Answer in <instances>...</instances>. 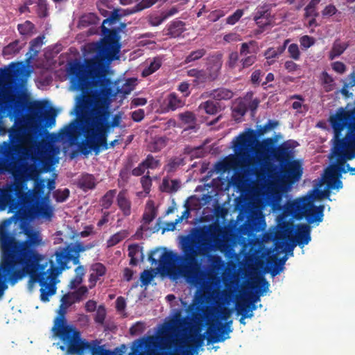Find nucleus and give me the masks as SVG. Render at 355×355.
<instances>
[{"label": "nucleus", "instance_id": "1", "mask_svg": "<svg viewBox=\"0 0 355 355\" xmlns=\"http://www.w3.org/2000/svg\"><path fill=\"white\" fill-rule=\"evenodd\" d=\"M23 232L26 235L24 241L16 240L7 234L1 236L3 261L0 270L11 285L28 276L29 288L38 283L41 286V301L49 302V297L54 295L57 289L55 284L50 282L51 271L49 270V266L53 261L46 259L37 249L42 244L39 231L26 227Z\"/></svg>", "mask_w": 355, "mask_h": 355}, {"label": "nucleus", "instance_id": "2", "mask_svg": "<svg viewBox=\"0 0 355 355\" xmlns=\"http://www.w3.org/2000/svg\"><path fill=\"white\" fill-rule=\"evenodd\" d=\"M106 31L110 34L100 42L87 45L88 51L96 53L93 58L85 60V64L74 62L70 65L69 73L72 87L80 91L76 106L102 96H115L117 93L104 70L107 64L119 59L121 44H118L119 37L115 31Z\"/></svg>", "mask_w": 355, "mask_h": 355}, {"label": "nucleus", "instance_id": "3", "mask_svg": "<svg viewBox=\"0 0 355 355\" xmlns=\"http://www.w3.org/2000/svg\"><path fill=\"white\" fill-rule=\"evenodd\" d=\"M29 114L17 118L8 130V139L0 144V173L16 170L20 162L31 157L36 150L39 121L46 127L55 123V114L46 113L42 101H34L28 108Z\"/></svg>", "mask_w": 355, "mask_h": 355}, {"label": "nucleus", "instance_id": "4", "mask_svg": "<svg viewBox=\"0 0 355 355\" xmlns=\"http://www.w3.org/2000/svg\"><path fill=\"white\" fill-rule=\"evenodd\" d=\"M219 241L218 236L214 232L198 229L191 236L182 237V255H178L166 248H157L148 254V261L152 264H158L159 270L163 273L172 275L178 271L187 282H197L204 275L198 257L208 256L213 250L214 243Z\"/></svg>", "mask_w": 355, "mask_h": 355}, {"label": "nucleus", "instance_id": "5", "mask_svg": "<svg viewBox=\"0 0 355 355\" xmlns=\"http://www.w3.org/2000/svg\"><path fill=\"white\" fill-rule=\"evenodd\" d=\"M76 113L78 121L71 123L65 126L61 131L62 137H72L78 129V132L85 138L80 146L79 149L82 154L87 155L92 150L95 155H98L101 150L108 149L107 137L111 132L93 119L89 118L83 112L76 107Z\"/></svg>", "mask_w": 355, "mask_h": 355}, {"label": "nucleus", "instance_id": "6", "mask_svg": "<svg viewBox=\"0 0 355 355\" xmlns=\"http://www.w3.org/2000/svg\"><path fill=\"white\" fill-rule=\"evenodd\" d=\"M329 122L334 132V154L349 160L355 158V107L338 108Z\"/></svg>", "mask_w": 355, "mask_h": 355}, {"label": "nucleus", "instance_id": "7", "mask_svg": "<svg viewBox=\"0 0 355 355\" xmlns=\"http://www.w3.org/2000/svg\"><path fill=\"white\" fill-rule=\"evenodd\" d=\"M196 309L202 311L203 315L207 321V329L205 333L200 334L201 327L200 325H193L189 328V336L188 337L191 342V345H187L188 348L195 351L202 347L205 339L207 340V344H214L222 343L230 338V334L232 332V320L227 321L224 323L211 320L214 316V309L207 308L203 309L200 306Z\"/></svg>", "mask_w": 355, "mask_h": 355}, {"label": "nucleus", "instance_id": "8", "mask_svg": "<svg viewBox=\"0 0 355 355\" xmlns=\"http://www.w3.org/2000/svg\"><path fill=\"white\" fill-rule=\"evenodd\" d=\"M191 322L188 318H183L181 312L177 311L174 318L166 324L157 337L160 346L170 350L169 355H198V350L185 347L184 341L180 338V332H187Z\"/></svg>", "mask_w": 355, "mask_h": 355}, {"label": "nucleus", "instance_id": "9", "mask_svg": "<svg viewBox=\"0 0 355 355\" xmlns=\"http://www.w3.org/2000/svg\"><path fill=\"white\" fill-rule=\"evenodd\" d=\"M324 198V192L315 189L309 194L296 198L286 205L287 212L294 218H305L309 224L320 223L323 220L324 206H315V200Z\"/></svg>", "mask_w": 355, "mask_h": 355}, {"label": "nucleus", "instance_id": "10", "mask_svg": "<svg viewBox=\"0 0 355 355\" xmlns=\"http://www.w3.org/2000/svg\"><path fill=\"white\" fill-rule=\"evenodd\" d=\"M112 97L102 96V97L87 101L76 107L99 125L112 132L114 128L121 127L122 121L120 113L114 114L111 118L112 112L109 109V105Z\"/></svg>", "mask_w": 355, "mask_h": 355}, {"label": "nucleus", "instance_id": "11", "mask_svg": "<svg viewBox=\"0 0 355 355\" xmlns=\"http://www.w3.org/2000/svg\"><path fill=\"white\" fill-rule=\"evenodd\" d=\"M24 73L25 69L20 63L13 62L9 68L0 69V85L8 89L2 94V101L8 108L14 110L21 105L20 97L14 92L19 89Z\"/></svg>", "mask_w": 355, "mask_h": 355}, {"label": "nucleus", "instance_id": "12", "mask_svg": "<svg viewBox=\"0 0 355 355\" xmlns=\"http://www.w3.org/2000/svg\"><path fill=\"white\" fill-rule=\"evenodd\" d=\"M95 243L84 244L82 242L76 241L67 244L64 247H59L54 253L55 258V266L53 261H50L49 270L51 271L50 282L55 284L57 276L63 270L69 269L68 263L71 261L73 265L80 263V253L90 250L95 246Z\"/></svg>", "mask_w": 355, "mask_h": 355}, {"label": "nucleus", "instance_id": "13", "mask_svg": "<svg viewBox=\"0 0 355 355\" xmlns=\"http://www.w3.org/2000/svg\"><path fill=\"white\" fill-rule=\"evenodd\" d=\"M303 168L299 160L293 159L281 165L280 175L270 174L269 184L275 187H286L298 182L302 175Z\"/></svg>", "mask_w": 355, "mask_h": 355}, {"label": "nucleus", "instance_id": "14", "mask_svg": "<svg viewBox=\"0 0 355 355\" xmlns=\"http://www.w3.org/2000/svg\"><path fill=\"white\" fill-rule=\"evenodd\" d=\"M67 345V352L69 355H85L92 350L94 345L81 337L80 332L75 327H68L63 331L55 334Z\"/></svg>", "mask_w": 355, "mask_h": 355}, {"label": "nucleus", "instance_id": "15", "mask_svg": "<svg viewBox=\"0 0 355 355\" xmlns=\"http://www.w3.org/2000/svg\"><path fill=\"white\" fill-rule=\"evenodd\" d=\"M232 148L235 155H229L223 159L229 171L248 165L251 162L252 159V156L250 155L251 148L239 139V136L232 141Z\"/></svg>", "mask_w": 355, "mask_h": 355}, {"label": "nucleus", "instance_id": "16", "mask_svg": "<svg viewBox=\"0 0 355 355\" xmlns=\"http://www.w3.org/2000/svg\"><path fill=\"white\" fill-rule=\"evenodd\" d=\"M276 139L272 137L266 138L257 141L250 149V155L254 154V159L259 165H264L272 156Z\"/></svg>", "mask_w": 355, "mask_h": 355}, {"label": "nucleus", "instance_id": "17", "mask_svg": "<svg viewBox=\"0 0 355 355\" xmlns=\"http://www.w3.org/2000/svg\"><path fill=\"white\" fill-rule=\"evenodd\" d=\"M26 178H15L12 184H10L6 190V194L9 198L17 199L19 202L27 206L31 204V195L30 191L27 190Z\"/></svg>", "mask_w": 355, "mask_h": 355}, {"label": "nucleus", "instance_id": "18", "mask_svg": "<svg viewBox=\"0 0 355 355\" xmlns=\"http://www.w3.org/2000/svg\"><path fill=\"white\" fill-rule=\"evenodd\" d=\"M278 125L276 121L268 120L263 125H259L257 130L247 129L240 133L239 138L242 139L250 148L257 141L259 137L263 135L268 130L275 128Z\"/></svg>", "mask_w": 355, "mask_h": 355}, {"label": "nucleus", "instance_id": "19", "mask_svg": "<svg viewBox=\"0 0 355 355\" xmlns=\"http://www.w3.org/2000/svg\"><path fill=\"white\" fill-rule=\"evenodd\" d=\"M338 157L337 165L333 167L328 172V178L327 185L329 189H340L343 188V182L340 180L341 173H346L345 169V163L346 158H344L339 155H335Z\"/></svg>", "mask_w": 355, "mask_h": 355}, {"label": "nucleus", "instance_id": "20", "mask_svg": "<svg viewBox=\"0 0 355 355\" xmlns=\"http://www.w3.org/2000/svg\"><path fill=\"white\" fill-rule=\"evenodd\" d=\"M121 18V15L119 13L117 10H113L110 15L105 19L103 20L102 26H101V32L103 37H105V35H108L110 33H107L106 30L110 31V32H116L117 34V37H119L117 42L118 44H121L120 40V32L122 29L125 28L126 24L124 23H120L119 26H114L116 24H117Z\"/></svg>", "mask_w": 355, "mask_h": 355}, {"label": "nucleus", "instance_id": "21", "mask_svg": "<svg viewBox=\"0 0 355 355\" xmlns=\"http://www.w3.org/2000/svg\"><path fill=\"white\" fill-rule=\"evenodd\" d=\"M272 156L281 166L291 160L294 155L291 144L288 141H284L278 146H274Z\"/></svg>", "mask_w": 355, "mask_h": 355}, {"label": "nucleus", "instance_id": "22", "mask_svg": "<svg viewBox=\"0 0 355 355\" xmlns=\"http://www.w3.org/2000/svg\"><path fill=\"white\" fill-rule=\"evenodd\" d=\"M27 207H28V212L33 216L51 218L53 216V208L42 200L33 202L32 204H28Z\"/></svg>", "mask_w": 355, "mask_h": 355}, {"label": "nucleus", "instance_id": "23", "mask_svg": "<svg viewBox=\"0 0 355 355\" xmlns=\"http://www.w3.org/2000/svg\"><path fill=\"white\" fill-rule=\"evenodd\" d=\"M294 237L290 239L293 242H295L300 247L303 248L307 245L311 238V227L308 224H300L297 225V229L294 233Z\"/></svg>", "mask_w": 355, "mask_h": 355}, {"label": "nucleus", "instance_id": "24", "mask_svg": "<svg viewBox=\"0 0 355 355\" xmlns=\"http://www.w3.org/2000/svg\"><path fill=\"white\" fill-rule=\"evenodd\" d=\"M67 308L68 307H66L65 306L60 304L58 311V315L55 318L54 324L52 328L54 334H57L60 332H62L68 327H73V325L67 324L65 315L67 313Z\"/></svg>", "mask_w": 355, "mask_h": 355}, {"label": "nucleus", "instance_id": "25", "mask_svg": "<svg viewBox=\"0 0 355 355\" xmlns=\"http://www.w3.org/2000/svg\"><path fill=\"white\" fill-rule=\"evenodd\" d=\"M254 20L260 28L270 25L272 20L270 9L266 7L258 8L254 14Z\"/></svg>", "mask_w": 355, "mask_h": 355}, {"label": "nucleus", "instance_id": "26", "mask_svg": "<svg viewBox=\"0 0 355 355\" xmlns=\"http://www.w3.org/2000/svg\"><path fill=\"white\" fill-rule=\"evenodd\" d=\"M268 286L269 284L263 277H259L252 284V288L259 293V295H250L248 299L245 300L253 302V303L257 302L260 300L259 296L263 295L268 291Z\"/></svg>", "mask_w": 355, "mask_h": 355}, {"label": "nucleus", "instance_id": "27", "mask_svg": "<svg viewBox=\"0 0 355 355\" xmlns=\"http://www.w3.org/2000/svg\"><path fill=\"white\" fill-rule=\"evenodd\" d=\"M286 260V255H284L281 259H277V257L274 256L268 260V267L272 277L279 275L283 270L284 265Z\"/></svg>", "mask_w": 355, "mask_h": 355}, {"label": "nucleus", "instance_id": "28", "mask_svg": "<svg viewBox=\"0 0 355 355\" xmlns=\"http://www.w3.org/2000/svg\"><path fill=\"white\" fill-rule=\"evenodd\" d=\"M222 67L220 58L213 57L207 68V74L209 76V81H214L218 77L220 70Z\"/></svg>", "mask_w": 355, "mask_h": 355}, {"label": "nucleus", "instance_id": "29", "mask_svg": "<svg viewBox=\"0 0 355 355\" xmlns=\"http://www.w3.org/2000/svg\"><path fill=\"white\" fill-rule=\"evenodd\" d=\"M187 74L189 77L194 78L193 83L196 86H200L207 82H210L207 71L204 69H191L187 71Z\"/></svg>", "mask_w": 355, "mask_h": 355}, {"label": "nucleus", "instance_id": "30", "mask_svg": "<svg viewBox=\"0 0 355 355\" xmlns=\"http://www.w3.org/2000/svg\"><path fill=\"white\" fill-rule=\"evenodd\" d=\"M207 94V96L218 101L230 100L234 96V93L231 89L225 87L213 89Z\"/></svg>", "mask_w": 355, "mask_h": 355}, {"label": "nucleus", "instance_id": "31", "mask_svg": "<svg viewBox=\"0 0 355 355\" xmlns=\"http://www.w3.org/2000/svg\"><path fill=\"white\" fill-rule=\"evenodd\" d=\"M117 205L124 216H128L131 214V202L126 197L125 191H121L117 196Z\"/></svg>", "mask_w": 355, "mask_h": 355}, {"label": "nucleus", "instance_id": "32", "mask_svg": "<svg viewBox=\"0 0 355 355\" xmlns=\"http://www.w3.org/2000/svg\"><path fill=\"white\" fill-rule=\"evenodd\" d=\"M128 256L130 257V264L136 266L138 263L139 259H144L142 248L137 244H132L128 247Z\"/></svg>", "mask_w": 355, "mask_h": 355}, {"label": "nucleus", "instance_id": "33", "mask_svg": "<svg viewBox=\"0 0 355 355\" xmlns=\"http://www.w3.org/2000/svg\"><path fill=\"white\" fill-rule=\"evenodd\" d=\"M178 119L182 124L187 125V130L193 129L196 123V116L191 111H186L178 114Z\"/></svg>", "mask_w": 355, "mask_h": 355}, {"label": "nucleus", "instance_id": "34", "mask_svg": "<svg viewBox=\"0 0 355 355\" xmlns=\"http://www.w3.org/2000/svg\"><path fill=\"white\" fill-rule=\"evenodd\" d=\"M166 101L167 108L172 111L182 107L185 105V101L178 97V94L175 92H172L168 95Z\"/></svg>", "mask_w": 355, "mask_h": 355}, {"label": "nucleus", "instance_id": "35", "mask_svg": "<svg viewBox=\"0 0 355 355\" xmlns=\"http://www.w3.org/2000/svg\"><path fill=\"white\" fill-rule=\"evenodd\" d=\"M319 80H320L321 85L322 86L324 92H329L334 89V87H335L334 79L326 71H324L321 73Z\"/></svg>", "mask_w": 355, "mask_h": 355}, {"label": "nucleus", "instance_id": "36", "mask_svg": "<svg viewBox=\"0 0 355 355\" xmlns=\"http://www.w3.org/2000/svg\"><path fill=\"white\" fill-rule=\"evenodd\" d=\"M256 309L255 303L250 300H243L242 302H238L236 304V309L238 315L241 313H253V311L256 310Z\"/></svg>", "mask_w": 355, "mask_h": 355}, {"label": "nucleus", "instance_id": "37", "mask_svg": "<svg viewBox=\"0 0 355 355\" xmlns=\"http://www.w3.org/2000/svg\"><path fill=\"white\" fill-rule=\"evenodd\" d=\"M279 230L283 233V239H291L295 232V226L293 222L284 221L279 224Z\"/></svg>", "mask_w": 355, "mask_h": 355}, {"label": "nucleus", "instance_id": "38", "mask_svg": "<svg viewBox=\"0 0 355 355\" xmlns=\"http://www.w3.org/2000/svg\"><path fill=\"white\" fill-rule=\"evenodd\" d=\"M78 186L83 191H87L95 187V178L92 175L86 174L79 180Z\"/></svg>", "mask_w": 355, "mask_h": 355}, {"label": "nucleus", "instance_id": "39", "mask_svg": "<svg viewBox=\"0 0 355 355\" xmlns=\"http://www.w3.org/2000/svg\"><path fill=\"white\" fill-rule=\"evenodd\" d=\"M184 165V159L181 157H174L170 159L168 163L164 166L168 173H174L180 166Z\"/></svg>", "mask_w": 355, "mask_h": 355}, {"label": "nucleus", "instance_id": "40", "mask_svg": "<svg viewBox=\"0 0 355 355\" xmlns=\"http://www.w3.org/2000/svg\"><path fill=\"white\" fill-rule=\"evenodd\" d=\"M347 45L345 43L335 42L329 52V58L334 60L340 56L347 49Z\"/></svg>", "mask_w": 355, "mask_h": 355}, {"label": "nucleus", "instance_id": "41", "mask_svg": "<svg viewBox=\"0 0 355 355\" xmlns=\"http://www.w3.org/2000/svg\"><path fill=\"white\" fill-rule=\"evenodd\" d=\"M22 49V45H20L19 40H15L6 46L3 49V54L4 55H11L18 53Z\"/></svg>", "mask_w": 355, "mask_h": 355}, {"label": "nucleus", "instance_id": "42", "mask_svg": "<svg viewBox=\"0 0 355 355\" xmlns=\"http://www.w3.org/2000/svg\"><path fill=\"white\" fill-rule=\"evenodd\" d=\"M44 187L45 185L42 182H36L35 189L33 191H30V194L31 195V204L35 201L42 200V196L44 194Z\"/></svg>", "mask_w": 355, "mask_h": 355}, {"label": "nucleus", "instance_id": "43", "mask_svg": "<svg viewBox=\"0 0 355 355\" xmlns=\"http://www.w3.org/2000/svg\"><path fill=\"white\" fill-rule=\"evenodd\" d=\"M98 20L96 14L89 12L83 15L79 20V24L81 26L87 27L89 25L96 24Z\"/></svg>", "mask_w": 355, "mask_h": 355}, {"label": "nucleus", "instance_id": "44", "mask_svg": "<svg viewBox=\"0 0 355 355\" xmlns=\"http://www.w3.org/2000/svg\"><path fill=\"white\" fill-rule=\"evenodd\" d=\"M116 193V189H111L107 191L102 197L101 200V205L103 209H107L112 206Z\"/></svg>", "mask_w": 355, "mask_h": 355}, {"label": "nucleus", "instance_id": "45", "mask_svg": "<svg viewBox=\"0 0 355 355\" xmlns=\"http://www.w3.org/2000/svg\"><path fill=\"white\" fill-rule=\"evenodd\" d=\"M162 66V60L159 58H155L150 65L145 68L142 71V76L146 77L158 70Z\"/></svg>", "mask_w": 355, "mask_h": 355}, {"label": "nucleus", "instance_id": "46", "mask_svg": "<svg viewBox=\"0 0 355 355\" xmlns=\"http://www.w3.org/2000/svg\"><path fill=\"white\" fill-rule=\"evenodd\" d=\"M17 29L22 35H31L33 33L35 25L31 21L27 20L23 24H18Z\"/></svg>", "mask_w": 355, "mask_h": 355}, {"label": "nucleus", "instance_id": "47", "mask_svg": "<svg viewBox=\"0 0 355 355\" xmlns=\"http://www.w3.org/2000/svg\"><path fill=\"white\" fill-rule=\"evenodd\" d=\"M320 0H311L309 3L306 6L304 10L305 17H317L319 14L316 11V6L320 3Z\"/></svg>", "mask_w": 355, "mask_h": 355}, {"label": "nucleus", "instance_id": "48", "mask_svg": "<svg viewBox=\"0 0 355 355\" xmlns=\"http://www.w3.org/2000/svg\"><path fill=\"white\" fill-rule=\"evenodd\" d=\"M184 23L182 21H173L169 28V34L173 37H176L182 33L184 31Z\"/></svg>", "mask_w": 355, "mask_h": 355}, {"label": "nucleus", "instance_id": "49", "mask_svg": "<svg viewBox=\"0 0 355 355\" xmlns=\"http://www.w3.org/2000/svg\"><path fill=\"white\" fill-rule=\"evenodd\" d=\"M206 54L205 49H199L196 51H191L184 59V62L188 64L191 62L198 60Z\"/></svg>", "mask_w": 355, "mask_h": 355}, {"label": "nucleus", "instance_id": "50", "mask_svg": "<svg viewBox=\"0 0 355 355\" xmlns=\"http://www.w3.org/2000/svg\"><path fill=\"white\" fill-rule=\"evenodd\" d=\"M200 107H203L205 112L208 114H215L219 110L218 104L210 100L201 104Z\"/></svg>", "mask_w": 355, "mask_h": 355}, {"label": "nucleus", "instance_id": "51", "mask_svg": "<svg viewBox=\"0 0 355 355\" xmlns=\"http://www.w3.org/2000/svg\"><path fill=\"white\" fill-rule=\"evenodd\" d=\"M37 13L41 18L48 16L49 4L46 0H38L37 6Z\"/></svg>", "mask_w": 355, "mask_h": 355}, {"label": "nucleus", "instance_id": "52", "mask_svg": "<svg viewBox=\"0 0 355 355\" xmlns=\"http://www.w3.org/2000/svg\"><path fill=\"white\" fill-rule=\"evenodd\" d=\"M142 165H144L146 168L155 169L160 166V161L156 159L152 155H148L146 158L142 161Z\"/></svg>", "mask_w": 355, "mask_h": 355}, {"label": "nucleus", "instance_id": "53", "mask_svg": "<svg viewBox=\"0 0 355 355\" xmlns=\"http://www.w3.org/2000/svg\"><path fill=\"white\" fill-rule=\"evenodd\" d=\"M155 276V273L152 270H145L140 275V280L144 286H148Z\"/></svg>", "mask_w": 355, "mask_h": 355}, {"label": "nucleus", "instance_id": "54", "mask_svg": "<svg viewBox=\"0 0 355 355\" xmlns=\"http://www.w3.org/2000/svg\"><path fill=\"white\" fill-rule=\"evenodd\" d=\"M44 38V36L40 35V36L35 37V39H33L30 42L29 51L30 52L33 51L34 55H37V53L39 52V49H40V47L42 46V45L43 44Z\"/></svg>", "mask_w": 355, "mask_h": 355}, {"label": "nucleus", "instance_id": "55", "mask_svg": "<svg viewBox=\"0 0 355 355\" xmlns=\"http://www.w3.org/2000/svg\"><path fill=\"white\" fill-rule=\"evenodd\" d=\"M69 190L67 188L63 190L58 189L54 192L53 196L58 202H63L69 196Z\"/></svg>", "mask_w": 355, "mask_h": 355}, {"label": "nucleus", "instance_id": "56", "mask_svg": "<svg viewBox=\"0 0 355 355\" xmlns=\"http://www.w3.org/2000/svg\"><path fill=\"white\" fill-rule=\"evenodd\" d=\"M243 14V10L237 9L232 15H230L226 19V24L229 25H234L240 20Z\"/></svg>", "mask_w": 355, "mask_h": 355}, {"label": "nucleus", "instance_id": "57", "mask_svg": "<svg viewBox=\"0 0 355 355\" xmlns=\"http://www.w3.org/2000/svg\"><path fill=\"white\" fill-rule=\"evenodd\" d=\"M165 19L163 12L161 15L152 14L148 16V21L153 26H157L160 25Z\"/></svg>", "mask_w": 355, "mask_h": 355}, {"label": "nucleus", "instance_id": "58", "mask_svg": "<svg viewBox=\"0 0 355 355\" xmlns=\"http://www.w3.org/2000/svg\"><path fill=\"white\" fill-rule=\"evenodd\" d=\"M288 52L289 53V56L295 60H298L300 58V51L297 44H291L288 47Z\"/></svg>", "mask_w": 355, "mask_h": 355}, {"label": "nucleus", "instance_id": "59", "mask_svg": "<svg viewBox=\"0 0 355 355\" xmlns=\"http://www.w3.org/2000/svg\"><path fill=\"white\" fill-rule=\"evenodd\" d=\"M239 60V53L236 51H233L229 54L228 60L227 61V66L233 69L236 67Z\"/></svg>", "mask_w": 355, "mask_h": 355}, {"label": "nucleus", "instance_id": "60", "mask_svg": "<svg viewBox=\"0 0 355 355\" xmlns=\"http://www.w3.org/2000/svg\"><path fill=\"white\" fill-rule=\"evenodd\" d=\"M248 111V106L243 101L239 102L233 108V113L235 115L243 116Z\"/></svg>", "mask_w": 355, "mask_h": 355}, {"label": "nucleus", "instance_id": "61", "mask_svg": "<svg viewBox=\"0 0 355 355\" xmlns=\"http://www.w3.org/2000/svg\"><path fill=\"white\" fill-rule=\"evenodd\" d=\"M91 270L96 276L100 278L105 274L106 268L103 264L96 263L92 265Z\"/></svg>", "mask_w": 355, "mask_h": 355}, {"label": "nucleus", "instance_id": "62", "mask_svg": "<svg viewBox=\"0 0 355 355\" xmlns=\"http://www.w3.org/2000/svg\"><path fill=\"white\" fill-rule=\"evenodd\" d=\"M87 288L83 286L71 293V295L72 298L74 299V301L79 302L82 300V297L87 293Z\"/></svg>", "mask_w": 355, "mask_h": 355}, {"label": "nucleus", "instance_id": "63", "mask_svg": "<svg viewBox=\"0 0 355 355\" xmlns=\"http://www.w3.org/2000/svg\"><path fill=\"white\" fill-rule=\"evenodd\" d=\"M227 11L220 10V9L215 10L211 11L209 13V15L208 16V19L210 21L215 22V21H218L219 19H220L221 17H224L227 14Z\"/></svg>", "mask_w": 355, "mask_h": 355}, {"label": "nucleus", "instance_id": "64", "mask_svg": "<svg viewBox=\"0 0 355 355\" xmlns=\"http://www.w3.org/2000/svg\"><path fill=\"white\" fill-rule=\"evenodd\" d=\"M92 355H113V352L105 349L103 346L94 345V348L92 350Z\"/></svg>", "mask_w": 355, "mask_h": 355}]
</instances>
